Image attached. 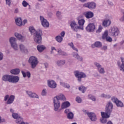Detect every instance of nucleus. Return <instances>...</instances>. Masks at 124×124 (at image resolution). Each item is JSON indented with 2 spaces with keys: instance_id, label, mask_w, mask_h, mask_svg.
<instances>
[{
  "instance_id": "f257e3e1",
  "label": "nucleus",
  "mask_w": 124,
  "mask_h": 124,
  "mask_svg": "<svg viewBox=\"0 0 124 124\" xmlns=\"http://www.w3.org/2000/svg\"><path fill=\"white\" fill-rule=\"evenodd\" d=\"M42 30L41 29L38 30L35 32L33 33L34 41L37 43V44H41L42 42Z\"/></svg>"
},
{
  "instance_id": "f03ea898",
  "label": "nucleus",
  "mask_w": 124,
  "mask_h": 124,
  "mask_svg": "<svg viewBox=\"0 0 124 124\" xmlns=\"http://www.w3.org/2000/svg\"><path fill=\"white\" fill-rule=\"evenodd\" d=\"M109 34L112 37H117L120 34V30L116 26H111L109 30Z\"/></svg>"
},
{
  "instance_id": "7ed1b4c3",
  "label": "nucleus",
  "mask_w": 124,
  "mask_h": 124,
  "mask_svg": "<svg viewBox=\"0 0 124 124\" xmlns=\"http://www.w3.org/2000/svg\"><path fill=\"white\" fill-rule=\"evenodd\" d=\"M29 63H30L31 65V68L32 69H34L35 67L37 66V64H38V60L37 59V58L35 56H31L30 57L29 61H28Z\"/></svg>"
},
{
  "instance_id": "20e7f679",
  "label": "nucleus",
  "mask_w": 124,
  "mask_h": 124,
  "mask_svg": "<svg viewBox=\"0 0 124 124\" xmlns=\"http://www.w3.org/2000/svg\"><path fill=\"white\" fill-rule=\"evenodd\" d=\"M111 100L112 101V102H113V103H115L117 107H120L121 108H123V107H124V103H123L122 101L119 100L117 97H112Z\"/></svg>"
},
{
  "instance_id": "39448f33",
  "label": "nucleus",
  "mask_w": 124,
  "mask_h": 124,
  "mask_svg": "<svg viewBox=\"0 0 124 124\" xmlns=\"http://www.w3.org/2000/svg\"><path fill=\"white\" fill-rule=\"evenodd\" d=\"M75 77L78 78V82L82 81V78H86V74L83 72H80L78 71H75L74 72Z\"/></svg>"
},
{
  "instance_id": "423d86ee",
  "label": "nucleus",
  "mask_w": 124,
  "mask_h": 124,
  "mask_svg": "<svg viewBox=\"0 0 124 124\" xmlns=\"http://www.w3.org/2000/svg\"><path fill=\"white\" fill-rule=\"evenodd\" d=\"M53 106L54 111L58 112L61 107V102L58 100L57 97H54L53 98Z\"/></svg>"
},
{
  "instance_id": "0eeeda50",
  "label": "nucleus",
  "mask_w": 124,
  "mask_h": 124,
  "mask_svg": "<svg viewBox=\"0 0 124 124\" xmlns=\"http://www.w3.org/2000/svg\"><path fill=\"white\" fill-rule=\"evenodd\" d=\"M83 7H86L87 8H89V9L93 10V9H95V7H96V4L93 1L88 2L84 3L83 5Z\"/></svg>"
},
{
  "instance_id": "6e6552de",
  "label": "nucleus",
  "mask_w": 124,
  "mask_h": 124,
  "mask_svg": "<svg viewBox=\"0 0 124 124\" xmlns=\"http://www.w3.org/2000/svg\"><path fill=\"white\" fill-rule=\"evenodd\" d=\"M70 26L71 27L72 30L74 31H77L78 30H83L82 27H79L76 24L75 21H72L71 22Z\"/></svg>"
},
{
  "instance_id": "1a4fd4ad",
  "label": "nucleus",
  "mask_w": 124,
  "mask_h": 124,
  "mask_svg": "<svg viewBox=\"0 0 124 124\" xmlns=\"http://www.w3.org/2000/svg\"><path fill=\"white\" fill-rule=\"evenodd\" d=\"M40 20L41 22V24L43 27H44V28H49V22H48L47 19L44 18V16H40Z\"/></svg>"
},
{
  "instance_id": "9d476101",
  "label": "nucleus",
  "mask_w": 124,
  "mask_h": 124,
  "mask_svg": "<svg viewBox=\"0 0 124 124\" xmlns=\"http://www.w3.org/2000/svg\"><path fill=\"white\" fill-rule=\"evenodd\" d=\"M87 31L93 32L95 30V26L93 23H90L86 28Z\"/></svg>"
},
{
  "instance_id": "9b49d317",
  "label": "nucleus",
  "mask_w": 124,
  "mask_h": 124,
  "mask_svg": "<svg viewBox=\"0 0 124 124\" xmlns=\"http://www.w3.org/2000/svg\"><path fill=\"white\" fill-rule=\"evenodd\" d=\"M26 93L31 98H37L38 99L39 98V96L37 94L31 91H26Z\"/></svg>"
},
{
  "instance_id": "f8f14e48",
  "label": "nucleus",
  "mask_w": 124,
  "mask_h": 124,
  "mask_svg": "<svg viewBox=\"0 0 124 124\" xmlns=\"http://www.w3.org/2000/svg\"><path fill=\"white\" fill-rule=\"evenodd\" d=\"M121 62H118L117 64L119 67L120 70H121V71H123V72H124V58L123 57H121Z\"/></svg>"
},
{
  "instance_id": "ddd939ff",
  "label": "nucleus",
  "mask_w": 124,
  "mask_h": 124,
  "mask_svg": "<svg viewBox=\"0 0 124 124\" xmlns=\"http://www.w3.org/2000/svg\"><path fill=\"white\" fill-rule=\"evenodd\" d=\"M15 36L21 42H24L26 39V37L22 35V34L18 32H16L15 33Z\"/></svg>"
},
{
  "instance_id": "4468645a",
  "label": "nucleus",
  "mask_w": 124,
  "mask_h": 124,
  "mask_svg": "<svg viewBox=\"0 0 124 124\" xmlns=\"http://www.w3.org/2000/svg\"><path fill=\"white\" fill-rule=\"evenodd\" d=\"M47 85L51 89H56L57 88V83L54 80H48Z\"/></svg>"
},
{
  "instance_id": "2eb2a0df",
  "label": "nucleus",
  "mask_w": 124,
  "mask_h": 124,
  "mask_svg": "<svg viewBox=\"0 0 124 124\" xmlns=\"http://www.w3.org/2000/svg\"><path fill=\"white\" fill-rule=\"evenodd\" d=\"M19 80H20L19 77L11 75L10 83H18Z\"/></svg>"
},
{
  "instance_id": "dca6fc26",
  "label": "nucleus",
  "mask_w": 124,
  "mask_h": 124,
  "mask_svg": "<svg viewBox=\"0 0 124 124\" xmlns=\"http://www.w3.org/2000/svg\"><path fill=\"white\" fill-rule=\"evenodd\" d=\"M108 107L106 108V110L107 112H101V115L102 118H105V119H108L109 118V115L108 114V112L109 111V109L108 107H109V104L107 105Z\"/></svg>"
},
{
  "instance_id": "f3484780",
  "label": "nucleus",
  "mask_w": 124,
  "mask_h": 124,
  "mask_svg": "<svg viewBox=\"0 0 124 124\" xmlns=\"http://www.w3.org/2000/svg\"><path fill=\"white\" fill-rule=\"evenodd\" d=\"M87 115L88 117H89L90 120H91L93 122H95L96 121V115L93 112H89L87 113Z\"/></svg>"
},
{
  "instance_id": "a211bd4d",
  "label": "nucleus",
  "mask_w": 124,
  "mask_h": 124,
  "mask_svg": "<svg viewBox=\"0 0 124 124\" xmlns=\"http://www.w3.org/2000/svg\"><path fill=\"white\" fill-rule=\"evenodd\" d=\"M57 53H58L59 56H64V57L68 56L67 53L62 51V50L61 48H59L58 49Z\"/></svg>"
},
{
  "instance_id": "6ab92c4d",
  "label": "nucleus",
  "mask_w": 124,
  "mask_h": 124,
  "mask_svg": "<svg viewBox=\"0 0 124 124\" xmlns=\"http://www.w3.org/2000/svg\"><path fill=\"white\" fill-rule=\"evenodd\" d=\"M11 78V75H5L2 77V80L5 82H9L10 83Z\"/></svg>"
},
{
  "instance_id": "aec40b11",
  "label": "nucleus",
  "mask_w": 124,
  "mask_h": 124,
  "mask_svg": "<svg viewBox=\"0 0 124 124\" xmlns=\"http://www.w3.org/2000/svg\"><path fill=\"white\" fill-rule=\"evenodd\" d=\"M84 15L87 19H90L93 17V12H87L84 13Z\"/></svg>"
},
{
  "instance_id": "412c9836",
  "label": "nucleus",
  "mask_w": 124,
  "mask_h": 124,
  "mask_svg": "<svg viewBox=\"0 0 124 124\" xmlns=\"http://www.w3.org/2000/svg\"><path fill=\"white\" fill-rule=\"evenodd\" d=\"M54 97H56L57 99L59 100V101H60V100H62V101H64L66 100L65 96L62 94H60Z\"/></svg>"
},
{
  "instance_id": "4be33fe9",
  "label": "nucleus",
  "mask_w": 124,
  "mask_h": 124,
  "mask_svg": "<svg viewBox=\"0 0 124 124\" xmlns=\"http://www.w3.org/2000/svg\"><path fill=\"white\" fill-rule=\"evenodd\" d=\"M16 24L18 27H21L23 25V22L22 21V18L18 17L15 19Z\"/></svg>"
},
{
  "instance_id": "5701e85b",
  "label": "nucleus",
  "mask_w": 124,
  "mask_h": 124,
  "mask_svg": "<svg viewBox=\"0 0 124 124\" xmlns=\"http://www.w3.org/2000/svg\"><path fill=\"white\" fill-rule=\"evenodd\" d=\"M70 106V103L68 101L64 102L62 103L61 105L62 109H65V108H67Z\"/></svg>"
},
{
  "instance_id": "b1692460",
  "label": "nucleus",
  "mask_w": 124,
  "mask_h": 124,
  "mask_svg": "<svg viewBox=\"0 0 124 124\" xmlns=\"http://www.w3.org/2000/svg\"><path fill=\"white\" fill-rule=\"evenodd\" d=\"M77 20H78V24L79 25L78 27H82V30H84V24H85V19H79V18L78 17Z\"/></svg>"
},
{
  "instance_id": "393cba45",
  "label": "nucleus",
  "mask_w": 124,
  "mask_h": 124,
  "mask_svg": "<svg viewBox=\"0 0 124 124\" xmlns=\"http://www.w3.org/2000/svg\"><path fill=\"white\" fill-rule=\"evenodd\" d=\"M45 49H46V47L43 45H39L37 46V49L40 53L43 52Z\"/></svg>"
},
{
  "instance_id": "a878e982",
  "label": "nucleus",
  "mask_w": 124,
  "mask_h": 124,
  "mask_svg": "<svg viewBox=\"0 0 124 124\" xmlns=\"http://www.w3.org/2000/svg\"><path fill=\"white\" fill-rule=\"evenodd\" d=\"M14 99H15V96L13 95H11L7 100V104H11L13 103V101H14Z\"/></svg>"
},
{
  "instance_id": "bb28decb",
  "label": "nucleus",
  "mask_w": 124,
  "mask_h": 124,
  "mask_svg": "<svg viewBox=\"0 0 124 124\" xmlns=\"http://www.w3.org/2000/svg\"><path fill=\"white\" fill-rule=\"evenodd\" d=\"M108 31H106L104 32V34H103L102 38V39H106L107 41L109 42V37H108Z\"/></svg>"
},
{
  "instance_id": "cd10ccee",
  "label": "nucleus",
  "mask_w": 124,
  "mask_h": 124,
  "mask_svg": "<svg viewBox=\"0 0 124 124\" xmlns=\"http://www.w3.org/2000/svg\"><path fill=\"white\" fill-rule=\"evenodd\" d=\"M92 46L93 48H94V47H96L97 48H100V47L102 46V44L99 41H97L95 42L93 45H92Z\"/></svg>"
},
{
  "instance_id": "c85d7f7f",
  "label": "nucleus",
  "mask_w": 124,
  "mask_h": 124,
  "mask_svg": "<svg viewBox=\"0 0 124 124\" xmlns=\"http://www.w3.org/2000/svg\"><path fill=\"white\" fill-rule=\"evenodd\" d=\"M20 69L19 68H16L11 70V73L14 75H18L20 73Z\"/></svg>"
},
{
  "instance_id": "c756f323",
  "label": "nucleus",
  "mask_w": 124,
  "mask_h": 124,
  "mask_svg": "<svg viewBox=\"0 0 124 124\" xmlns=\"http://www.w3.org/2000/svg\"><path fill=\"white\" fill-rule=\"evenodd\" d=\"M58 66H62L65 64V60H58L56 62Z\"/></svg>"
},
{
  "instance_id": "7c9ffc66",
  "label": "nucleus",
  "mask_w": 124,
  "mask_h": 124,
  "mask_svg": "<svg viewBox=\"0 0 124 124\" xmlns=\"http://www.w3.org/2000/svg\"><path fill=\"white\" fill-rule=\"evenodd\" d=\"M73 57H74V58H75V59H77V60H78V61H83V58L79 56V54H78V53H75L73 52Z\"/></svg>"
},
{
  "instance_id": "2f4dec72",
  "label": "nucleus",
  "mask_w": 124,
  "mask_h": 124,
  "mask_svg": "<svg viewBox=\"0 0 124 124\" xmlns=\"http://www.w3.org/2000/svg\"><path fill=\"white\" fill-rule=\"evenodd\" d=\"M60 85L62 86L63 88H65V89H70V85L67 83L61 82Z\"/></svg>"
},
{
  "instance_id": "473e14b6",
  "label": "nucleus",
  "mask_w": 124,
  "mask_h": 124,
  "mask_svg": "<svg viewBox=\"0 0 124 124\" xmlns=\"http://www.w3.org/2000/svg\"><path fill=\"white\" fill-rule=\"evenodd\" d=\"M9 42L11 45L15 43H17V39L14 37H11L9 39Z\"/></svg>"
},
{
  "instance_id": "72a5a7b5",
  "label": "nucleus",
  "mask_w": 124,
  "mask_h": 124,
  "mask_svg": "<svg viewBox=\"0 0 124 124\" xmlns=\"http://www.w3.org/2000/svg\"><path fill=\"white\" fill-rule=\"evenodd\" d=\"M63 39V38H62V37L60 35H58L56 37H55V40L59 43H62V42Z\"/></svg>"
},
{
  "instance_id": "f704fd0d",
  "label": "nucleus",
  "mask_w": 124,
  "mask_h": 124,
  "mask_svg": "<svg viewBox=\"0 0 124 124\" xmlns=\"http://www.w3.org/2000/svg\"><path fill=\"white\" fill-rule=\"evenodd\" d=\"M67 118L69 120H73V118H74V114L73 112H69L67 114Z\"/></svg>"
},
{
  "instance_id": "c9c22d12",
  "label": "nucleus",
  "mask_w": 124,
  "mask_h": 124,
  "mask_svg": "<svg viewBox=\"0 0 124 124\" xmlns=\"http://www.w3.org/2000/svg\"><path fill=\"white\" fill-rule=\"evenodd\" d=\"M11 46L15 51H18V49H19V48L18 47V44L17 43L11 45Z\"/></svg>"
},
{
  "instance_id": "e433bc0d",
  "label": "nucleus",
  "mask_w": 124,
  "mask_h": 124,
  "mask_svg": "<svg viewBox=\"0 0 124 124\" xmlns=\"http://www.w3.org/2000/svg\"><path fill=\"white\" fill-rule=\"evenodd\" d=\"M78 90L79 91H80V92H82V93H85V92H86L87 88L84 86H81L78 87Z\"/></svg>"
},
{
  "instance_id": "4c0bfd02",
  "label": "nucleus",
  "mask_w": 124,
  "mask_h": 124,
  "mask_svg": "<svg viewBox=\"0 0 124 124\" xmlns=\"http://www.w3.org/2000/svg\"><path fill=\"white\" fill-rule=\"evenodd\" d=\"M23 118L20 116L18 118L16 119V124H21L22 123L24 122H23Z\"/></svg>"
},
{
  "instance_id": "58836bf2",
  "label": "nucleus",
  "mask_w": 124,
  "mask_h": 124,
  "mask_svg": "<svg viewBox=\"0 0 124 124\" xmlns=\"http://www.w3.org/2000/svg\"><path fill=\"white\" fill-rule=\"evenodd\" d=\"M113 111V104L111 102H109V115L110 116V113H112Z\"/></svg>"
},
{
  "instance_id": "ea45409f",
  "label": "nucleus",
  "mask_w": 124,
  "mask_h": 124,
  "mask_svg": "<svg viewBox=\"0 0 124 124\" xmlns=\"http://www.w3.org/2000/svg\"><path fill=\"white\" fill-rule=\"evenodd\" d=\"M97 71H98L99 73H100V74H104L105 73V70H104V68H103L102 67H101L98 69Z\"/></svg>"
},
{
  "instance_id": "a19ab883",
  "label": "nucleus",
  "mask_w": 124,
  "mask_h": 124,
  "mask_svg": "<svg viewBox=\"0 0 124 124\" xmlns=\"http://www.w3.org/2000/svg\"><path fill=\"white\" fill-rule=\"evenodd\" d=\"M20 50L21 52H24L26 49V46L23 44H20L19 46Z\"/></svg>"
},
{
  "instance_id": "79ce46f5",
  "label": "nucleus",
  "mask_w": 124,
  "mask_h": 124,
  "mask_svg": "<svg viewBox=\"0 0 124 124\" xmlns=\"http://www.w3.org/2000/svg\"><path fill=\"white\" fill-rule=\"evenodd\" d=\"M88 97H89V99H91L93 101H95L96 100L95 97H94V96H93L92 94H89L88 95Z\"/></svg>"
},
{
  "instance_id": "37998d69",
  "label": "nucleus",
  "mask_w": 124,
  "mask_h": 124,
  "mask_svg": "<svg viewBox=\"0 0 124 124\" xmlns=\"http://www.w3.org/2000/svg\"><path fill=\"white\" fill-rule=\"evenodd\" d=\"M41 95L42 96H46L47 95V90L43 89L41 93Z\"/></svg>"
},
{
  "instance_id": "c03bdc74",
  "label": "nucleus",
  "mask_w": 124,
  "mask_h": 124,
  "mask_svg": "<svg viewBox=\"0 0 124 124\" xmlns=\"http://www.w3.org/2000/svg\"><path fill=\"white\" fill-rule=\"evenodd\" d=\"M12 117L13 118H14V119H16V120H17L20 117V116H19V115L17 114V113H13Z\"/></svg>"
},
{
  "instance_id": "a18cd8bd",
  "label": "nucleus",
  "mask_w": 124,
  "mask_h": 124,
  "mask_svg": "<svg viewBox=\"0 0 124 124\" xmlns=\"http://www.w3.org/2000/svg\"><path fill=\"white\" fill-rule=\"evenodd\" d=\"M94 65H95V66H96V67H97V70L102 67L101 65L99 64V63H98L97 62H95L94 63Z\"/></svg>"
},
{
  "instance_id": "49530a36",
  "label": "nucleus",
  "mask_w": 124,
  "mask_h": 124,
  "mask_svg": "<svg viewBox=\"0 0 124 124\" xmlns=\"http://www.w3.org/2000/svg\"><path fill=\"white\" fill-rule=\"evenodd\" d=\"M29 31L31 33H34L36 31H35V30L33 28V27H29Z\"/></svg>"
},
{
  "instance_id": "de8ad7c7",
  "label": "nucleus",
  "mask_w": 124,
  "mask_h": 124,
  "mask_svg": "<svg viewBox=\"0 0 124 124\" xmlns=\"http://www.w3.org/2000/svg\"><path fill=\"white\" fill-rule=\"evenodd\" d=\"M6 4L8 5V6H10L11 4H12V0H5Z\"/></svg>"
},
{
  "instance_id": "09e8293b",
  "label": "nucleus",
  "mask_w": 124,
  "mask_h": 124,
  "mask_svg": "<svg viewBox=\"0 0 124 124\" xmlns=\"http://www.w3.org/2000/svg\"><path fill=\"white\" fill-rule=\"evenodd\" d=\"M100 121L102 123V124H106V123H107V118H103L102 117V118L100 119Z\"/></svg>"
},
{
  "instance_id": "8fccbe9b",
  "label": "nucleus",
  "mask_w": 124,
  "mask_h": 124,
  "mask_svg": "<svg viewBox=\"0 0 124 124\" xmlns=\"http://www.w3.org/2000/svg\"><path fill=\"white\" fill-rule=\"evenodd\" d=\"M22 5L24 7H27L29 5V3H28L26 0H23L22 2Z\"/></svg>"
},
{
  "instance_id": "3c124183",
  "label": "nucleus",
  "mask_w": 124,
  "mask_h": 124,
  "mask_svg": "<svg viewBox=\"0 0 124 124\" xmlns=\"http://www.w3.org/2000/svg\"><path fill=\"white\" fill-rule=\"evenodd\" d=\"M76 100L78 103H81V102H82V99L80 97H77Z\"/></svg>"
},
{
  "instance_id": "603ef678",
  "label": "nucleus",
  "mask_w": 124,
  "mask_h": 124,
  "mask_svg": "<svg viewBox=\"0 0 124 124\" xmlns=\"http://www.w3.org/2000/svg\"><path fill=\"white\" fill-rule=\"evenodd\" d=\"M108 20H105L103 23V26L104 27H107V24H108Z\"/></svg>"
},
{
  "instance_id": "864d4df0",
  "label": "nucleus",
  "mask_w": 124,
  "mask_h": 124,
  "mask_svg": "<svg viewBox=\"0 0 124 124\" xmlns=\"http://www.w3.org/2000/svg\"><path fill=\"white\" fill-rule=\"evenodd\" d=\"M56 15H57V16L58 17V18H61V17L62 16V13L60 11H58L56 13Z\"/></svg>"
},
{
  "instance_id": "5fc2aeb1",
  "label": "nucleus",
  "mask_w": 124,
  "mask_h": 124,
  "mask_svg": "<svg viewBox=\"0 0 124 124\" xmlns=\"http://www.w3.org/2000/svg\"><path fill=\"white\" fill-rule=\"evenodd\" d=\"M101 31H102V26L101 25L99 26V28L96 31V32H101Z\"/></svg>"
},
{
  "instance_id": "6e6d98bb",
  "label": "nucleus",
  "mask_w": 124,
  "mask_h": 124,
  "mask_svg": "<svg viewBox=\"0 0 124 124\" xmlns=\"http://www.w3.org/2000/svg\"><path fill=\"white\" fill-rule=\"evenodd\" d=\"M3 60V53L0 51V61H2Z\"/></svg>"
},
{
  "instance_id": "4d7b16f0",
  "label": "nucleus",
  "mask_w": 124,
  "mask_h": 124,
  "mask_svg": "<svg viewBox=\"0 0 124 124\" xmlns=\"http://www.w3.org/2000/svg\"><path fill=\"white\" fill-rule=\"evenodd\" d=\"M51 54H53L54 52H53V51H54V50H55V51H57V49H56V48H55V47L54 46H51Z\"/></svg>"
},
{
  "instance_id": "13d9d810",
  "label": "nucleus",
  "mask_w": 124,
  "mask_h": 124,
  "mask_svg": "<svg viewBox=\"0 0 124 124\" xmlns=\"http://www.w3.org/2000/svg\"><path fill=\"white\" fill-rule=\"evenodd\" d=\"M21 73L24 78H26V77H27V73H26V72H25L24 71H22Z\"/></svg>"
},
{
  "instance_id": "bf43d9fd",
  "label": "nucleus",
  "mask_w": 124,
  "mask_h": 124,
  "mask_svg": "<svg viewBox=\"0 0 124 124\" xmlns=\"http://www.w3.org/2000/svg\"><path fill=\"white\" fill-rule=\"evenodd\" d=\"M8 99H9V95H6L4 97V101H7Z\"/></svg>"
},
{
  "instance_id": "052dcab7",
  "label": "nucleus",
  "mask_w": 124,
  "mask_h": 124,
  "mask_svg": "<svg viewBox=\"0 0 124 124\" xmlns=\"http://www.w3.org/2000/svg\"><path fill=\"white\" fill-rule=\"evenodd\" d=\"M100 96L101 97H104V98H107V96H108V95L105 94V93H102L100 95Z\"/></svg>"
},
{
  "instance_id": "680f3d73",
  "label": "nucleus",
  "mask_w": 124,
  "mask_h": 124,
  "mask_svg": "<svg viewBox=\"0 0 124 124\" xmlns=\"http://www.w3.org/2000/svg\"><path fill=\"white\" fill-rule=\"evenodd\" d=\"M64 113H65V114H68V113H70V109H68V108L64 110Z\"/></svg>"
},
{
  "instance_id": "e2e57ef3",
  "label": "nucleus",
  "mask_w": 124,
  "mask_h": 124,
  "mask_svg": "<svg viewBox=\"0 0 124 124\" xmlns=\"http://www.w3.org/2000/svg\"><path fill=\"white\" fill-rule=\"evenodd\" d=\"M60 34L61 35V37L63 38V37H64V35H65V32H64V31H63L60 33Z\"/></svg>"
},
{
  "instance_id": "0e129e2a",
  "label": "nucleus",
  "mask_w": 124,
  "mask_h": 124,
  "mask_svg": "<svg viewBox=\"0 0 124 124\" xmlns=\"http://www.w3.org/2000/svg\"><path fill=\"white\" fill-rule=\"evenodd\" d=\"M26 75L28 78H31V72H30V71L26 72Z\"/></svg>"
},
{
  "instance_id": "69168bd1",
  "label": "nucleus",
  "mask_w": 124,
  "mask_h": 124,
  "mask_svg": "<svg viewBox=\"0 0 124 124\" xmlns=\"http://www.w3.org/2000/svg\"><path fill=\"white\" fill-rule=\"evenodd\" d=\"M68 45L69 46H70L71 48H72L74 46V45L73 44V43H72V42H71L70 43H68Z\"/></svg>"
},
{
  "instance_id": "338daca9",
  "label": "nucleus",
  "mask_w": 124,
  "mask_h": 124,
  "mask_svg": "<svg viewBox=\"0 0 124 124\" xmlns=\"http://www.w3.org/2000/svg\"><path fill=\"white\" fill-rule=\"evenodd\" d=\"M72 48L74 50V51H76V52H78V49L77 48L75 47L74 46L72 47Z\"/></svg>"
},
{
  "instance_id": "774afa93",
  "label": "nucleus",
  "mask_w": 124,
  "mask_h": 124,
  "mask_svg": "<svg viewBox=\"0 0 124 124\" xmlns=\"http://www.w3.org/2000/svg\"><path fill=\"white\" fill-rule=\"evenodd\" d=\"M102 50H107V46H104L102 47Z\"/></svg>"
}]
</instances>
